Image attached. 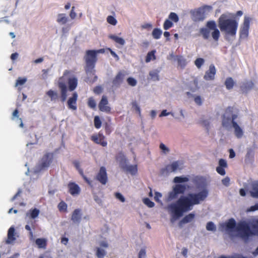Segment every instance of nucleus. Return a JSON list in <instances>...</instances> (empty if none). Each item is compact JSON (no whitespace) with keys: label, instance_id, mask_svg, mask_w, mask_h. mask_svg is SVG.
<instances>
[{"label":"nucleus","instance_id":"f257e3e1","mask_svg":"<svg viewBox=\"0 0 258 258\" xmlns=\"http://www.w3.org/2000/svg\"><path fill=\"white\" fill-rule=\"evenodd\" d=\"M193 182L196 192L181 197L176 202L169 204L166 207L170 216L171 223L175 222L183 216L184 213L192 210L195 205L201 204L208 196V181L205 177L196 176L194 178Z\"/></svg>","mask_w":258,"mask_h":258},{"label":"nucleus","instance_id":"f03ea898","mask_svg":"<svg viewBox=\"0 0 258 258\" xmlns=\"http://www.w3.org/2000/svg\"><path fill=\"white\" fill-rule=\"evenodd\" d=\"M219 27L226 39L230 41L235 38L238 22L231 18L230 13L222 14L218 20Z\"/></svg>","mask_w":258,"mask_h":258},{"label":"nucleus","instance_id":"7ed1b4c3","mask_svg":"<svg viewBox=\"0 0 258 258\" xmlns=\"http://www.w3.org/2000/svg\"><path fill=\"white\" fill-rule=\"evenodd\" d=\"M245 221H241L236 224L233 219H230L224 223L220 224L219 229L225 232L231 236H237L244 240V236L246 234Z\"/></svg>","mask_w":258,"mask_h":258},{"label":"nucleus","instance_id":"20e7f679","mask_svg":"<svg viewBox=\"0 0 258 258\" xmlns=\"http://www.w3.org/2000/svg\"><path fill=\"white\" fill-rule=\"evenodd\" d=\"M237 117L236 112L232 108H228L223 115L222 125L228 131L233 129L235 136L238 138H241L243 135V132L241 127L235 121Z\"/></svg>","mask_w":258,"mask_h":258},{"label":"nucleus","instance_id":"39448f33","mask_svg":"<svg viewBox=\"0 0 258 258\" xmlns=\"http://www.w3.org/2000/svg\"><path fill=\"white\" fill-rule=\"evenodd\" d=\"M100 50H88L85 56L86 61V72L88 76L87 82H93L96 77L94 76V64L96 61V55Z\"/></svg>","mask_w":258,"mask_h":258},{"label":"nucleus","instance_id":"423d86ee","mask_svg":"<svg viewBox=\"0 0 258 258\" xmlns=\"http://www.w3.org/2000/svg\"><path fill=\"white\" fill-rule=\"evenodd\" d=\"M200 33L204 39H208L211 36L215 41L218 40L220 36V31L214 21L207 22L205 27L200 29Z\"/></svg>","mask_w":258,"mask_h":258},{"label":"nucleus","instance_id":"0eeeda50","mask_svg":"<svg viewBox=\"0 0 258 258\" xmlns=\"http://www.w3.org/2000/svg\"><path fill=\"white\" fill-rule=\"evenodd\" d=\"M246 234L244 236V241L248 239L252 235H258V218L250 219L248 222L245 221Z\"/></svg>","mask_w":258,"mask_h":258},{"label":"nucleus","instance_id":"6e6552de","mask_svg":"<svg viewBox=\"0 0 258 258\" xmlns=\"http://www.w3.org/2000/svg\"><path fill=\"white\" fill-rule=\"evenodd\" d=\"M185 186L181 184H176L172 187V189L169 191L165 196V201L169 202L176 199L179 195L184 192Z\"/></svg>","mask_w":258,"mask_h":258},{"label":"nucleus","instance_id":"1a4fd4ad","mask_svg":"<svg viewBox=\"0 0 258 258\" xmlns=\"http://www.w3.org/2000/svg\"><path fill=\"white\" fill-rule=\"evenodd\" d=\"M252 18L247 16H245L243 19V22L240 28V37L241 38L245 39L248 35V31L250 26V23Z\"/></svg>","mask_w":258,"mask_h":258},{"label":"nucleus","instance_id":"9d476101","mask_svg":"<svg viewBox=\"0 0 258 258\" xmlns=\"http://www.w3.org/2000/svg\"><path fill=\"white\" fill-rule=\"evenodd\" d=\"M83 219L87 221L90 219L89 216L85 215L83 216L82 210L80 209H75L72 214L71 220L75 223H79L80 221Z\"/></svg>","mask_w":258,"mask_h":258},{"label":"nucleus","instance_id":"9b49d317","mask_svg":"<svg viewBox=\"0 0 258 258\" xmlns=\"http://www.w3.org/2000/svg\"><path fill=\"white\" fill-rule=\"evenodd\" d=\"M68 72H66L64 74L63 76L61 77L58 81V86L61 91V99L62 101H64L66 100L67 94V87L65 84V81L68 78L66 77V75Z\"/></svg>","mask_w":258,"mask_h":258},{"label":"nucleus","instance_id":"f8f14e48","mask_svg":"<svg viewBox=\"0 0 258 258\" xmlns=\"http://www.w3.org/2000/svg\"><path fill=\"white\" fill-rule=\"evenodd\" d=\"M126 73L124 71H120L115 76L112 81V87L114 88H118L123 82Z\"/></svg>","mask_w":258,"mask_h":258},{"label":"nucleus","instance_id":"ddd939ff","mask_svg":"<svg viewBox=\"0 0 258 258\" xmlns=\"http://www.w3.org/2000/svg\"><path fill=\"white\" fill-rule=\"evenodd\" d=\"M179 163L177 162L172 163L171 164L167 165L165 169H163L161 171V174L163 176H167L169 173L172 172H175L179 169Z\"/></svg>","mask_w":258,"mask_h":258},{"label":"nucleus","instance_id":"4468645a","mask_svg":"<svg viewBox=\"0 0 258 258\" xmlns=\"http://www.w3.org/2000/svg\"><path fill=\"white\" fill-rule=\"evenodd\" d=\"M254 86L251 80H244L240 83V90L243 93H247Z\"/></svg>","mask_w":258,"mask_h":258},{"label":"nucleus","instance_id":"2eb2a0df","mask_svg":"<svg viewBox=\"0 0 258 258\" xmlns=\"http://www.w3.org/2000/svg\"><path fill=\"white\" fill-rule=\"evenodd\" d=\"M98 106L101 111L108 112L110 111L111 108L109 106L107 96L104 95L102 97Z\"/></svg>","mask_w":258,"mask_h":258},{"label":"nucleus","instance_id":"dca6fc26","mask_svg":"<svg viewBox=\"0 0 258 258\" xmlns=\"http://www.w3.org/2000/svg\"><path fill=\"white\" fill-rule=\"evenodd\" d=\"M48 166V153H46L39 162L37 167V172L45 169Z\"/></svg>","mask_w":258,"mask_h":258},{"label":"nucleus","instance_id":"f3484780","mask_svg":"<svg viewBox=\"0 0 258 258\" xmlns=\"http://www.w3.org/2000/svg\"><path fill=\"white\" fill-rule=\"evenodd\" d=\"M97 179L102 184H105L107 181L106 170L104 167H101L96 176Z\"/></svg>","mask_w":258,"mask_h":258},{"label":"nucleus","instance_id":"a211bd4d","mask_svg":"<svg viewBox=\"0 0 258 258\" xmlns=\"http://www.w3.org/2000/svg\"><path fill=\"white\" fill-rule=\"evenodd\" d=\"M68 188L70 194L73 196H78L80 192V188L75 182H70L68 184Z\"/></svg>","mask_w":258,"mask_h":258},{"label":"nucleus","instance_id":"6ab92c4d","mask_svg":"<svg viewBox=\"0 0 258 258\" xmlns=\"http://www.w3.org/2000/svg\"><path fill=\"white\" fill-rule=\"evenodd\" d=\"M216 74V69L213 65H211L209 69L207 71L204 76V79L206 80H213L214 79Z\"/></svg>","mask_w":258,"mask_h":258},{"label":"nucleus","instance_id":"aec40b11","mask_svg":"<svg viewBox=\"0 0 258 258\" xmlns=\"http://www.w3.org/2000/svg\"><path fill=\"white\" fill-rule=\"evenodd\" d=\"M15 229L14 227H11L8 230V237L6 240V243L10 244L14 242L16 238L15 237Z\"/></svg>","mask_w":258,"mask_h":258},{"label":"nucleus","instance_id":"412c9836","mask_svg":"<svg viewBox=\"0 0 258 258\" xmlns=\"http://www.w3.org/2000/svg\"><path fill=\"white\" fill-rule=\"evenodd\" d=\"M78 98V95L76 93H74L72 97L69 98L68 101V105L70 109L76 110L77 107L76 106V100Z\"/></svg>","mask_w":258,"mask_h":258},{"label":"nucleus","instance_id":"4be33fe9","mask_svg":"<svg viewBox=\"0 0 258 258\" xmlns=\"http://www.w3.org/2000/svg\"><path fill=\"white\" fill-rule=\"evenodd\" d=\"M36 222L34 220H30L28 222V224L25 226V229L29 231V236L32 238L33 236V233L32 229L34 230L35 229Z\"/></svg>","mask_w":258,"mask_h":258},{"label":"nucleus","instance_id":"5701e85b","mask_svg":"<svg viewBox=\"0 0 258 258\" xmlns=\"http://www.w3.org/2000/svg\"><path fill=\"white\" fill-rule=\"evenodd\" d=\"M195 214L190 213L185 216L179 222V226L181 228L182 224L191 222L195 218Z\"/></svg>","mask_w":258,"mask_h":258},{"label":"nucleus","instance_id":"b1692460","mask_svg":"<svg viewBox=\"0 0 258 258\" xmlns=\"http://www.w3.org/2000/svg\"><path fill=\"white\" fill-rule=\"evenodd\" d=\"M118 160L119 162L120 166L124 169L130 164L127 159L123 154H120L119 155Z\"/></svg>","mask_w":258,"mask_h":258},{"label":"nucleus","instance_id":"393cba45","mask_svg":"<svg viewBox=\"0 0 258 258\" xmlns=\"http://www.w3.org/2000/svg\"><path fill=\"white\" fill-rule=\"evenodd\" d=\"M160 71L158 70H154L150 72L149 74L148 79L153 81H158L159 80V73Z\"/></svg>","mask_w":258,"mask_h":258},{"label":"nucleus","instance_id":"a878e982","mask_svg":"<svg viewBox=\"0 0 258 258\" xmlns=\"http://www.w3.org/2000/svg\"><path fill=\"white\" fill-rule=\"evenodd\" d=\"M57 22L61 25L66 24L69 21V18L66 14L61 13L58 15Z\"/></svg>","mask_w":258,"mask_h":258},{"label":"nucleus","instance_id":"bb28decb","mask_svg":"<svg viewBox=\"0 0 258 258\" xmlns=\"http://www.w3.org/2000/svg\"><path fill=\"white\" fill-rule=\"evenodd\" d=\"M249 192L252 198L258 199V183L253 184Z\"/></svg>","mask_w":258,"mask_h":258},{"label":"nucleus","instance_id":"cd10ccee","mask_svg":"<svg viewBox=\"0 0 258 258\" xmlns=\"http://www.w3.org/2000/svg\"><path fill=\"white\" fill-rule=\"evenodd\" d=\"M77 79L74 77L69 79V89L70 91H73L77 86Z\"/></svg>","mask_w":258,"mask_h":258},{"label":"nucleus","instance_id":"c85d7f7f","mask_svg":"<svg viewBox=\"0 0 258 258\" xmlns=\"http://www.w3.org/2000/svg\"><path fill=\"white\" fill-rule=\"evenodd\" d=\"M175 61L177 62L178 67L181 69L184 68L186 65V60L182 56H178V57H175Z\"/></svg>","mask_w":258,"mask_h":258},{"label":"nucleus","instance_id":"c756f323","mask_svg":"<svg viewBox=\"0 0 258 258\" xmlns=\"http://www.w3.org/2000/svg\"><path fill=\"white\" fill-rule=\"evenodd\" d=\"M39 214V210L36 208L31 209L29 212L27 213V216H29L32 219H34L36 218Z\"/></svg>","mask_w":258,"mask_h":258},{"label":"nucleus","instance_id":"7c9ffc66","mask_svg":"<svg viewBox=\"0 0 258 258\" xmlns=\"http://www.w3.org/2000/svg\"><path fill=\"white\" fill-rule=\"evenodd\" d=\"M159 149L161 150V154L163 155H167L170 153L169 148L163 143L159 145Z\"/></svg>","mask_w":258,"mask_h":258},{"label":"nucleus","instance_id":"2f4dec72","mask_svg":"<svg viewBox=\"0 0 258 258\" xmlns=\"http://www.w3.org/2000/svg\"><path fill=\"white\" fill-rule=\"evenodd\" d=\"M36 244L38 248H45L47 245L46 240L43 238H37L36 240Z\"/></svg>","mask_w":258,"mask_h":258},{"label":"nucleus","instance_id":"473e14b6","mask_svg":"<svg viewBox=\"0 0 258 258\" xmlns=\"http://www.w3.org/2000/svg\"><path fill=\"white\" fill-rule=\"evenodd\" d=\"M194 16L195 21L203 20L205 18V16L202 11H199L195 12Z\"/></svg>","mask_w":258,"mask_h":258},{"label":"nucleus","instance_id":"72a5a7b5","mask_svg":"<svg viewBox=\"0 0 258 258\" xmlns=\"http://www.w3.org/2000/svg\"><path fill=\"white\" fill-rule=\"evenodd\" d=\"M92 140L96 143L101 144L103 147H105L107 145V142L103 141V139L98 137L97 136H93L92 137Z\"/></svg>","mask_w":258,"mask_h":258},{"label":"nucleus","instance_id":"f704fd0d","mask_svg":"<svg viewBox=\"0 0 258 258\" xmlns=\"http://www.w3.org/2000/svg\"><path fill=\"white\" fill-rule=\"evenodd\" d=\"M124 170L130 172L132 175H134L137 172V170H138L137 166L136 165H132L129 164L125 168Z\"/></svg>","mask_w":258,"mask_h":258},{"label":"nucleus","instance_id":"c9c22d12","mask_svg":"<svg viewBox=\"0 0 258 258\" xmlns=\"http://www.w3.org/2000/svg\"><path fill=\"white\" fill-rule=\"evenodd\" d=\"M234 81L231 78L226 79L225 82V85L227 89H231L234 85Z\"/></svg>","mask_w":258,"mask_h":258},{"label":"nucleus","instance_id":"e433bc0d","mask_svg":"<svg viewBox=\"0 0 258 258\" xmlns=\"http://www.w3.org/2000/svg\"><path fill=\"white\" fill-rule=\"evenodd\" d=\"M155 50H152L148 53L146 57V62H149L151 60H154L156 58L155 53Z\"/></svg>","mask_w":258,"mask_h":258},{"label":"nucleus","instance_id":"4c0bfd02","mask_svg":"<svg viewBox=\"0 0 258 258\" xmlns=\"http://www.w3.org/2000/svg\"><path fill=\"white\" fill-rule=\"evenodd\" d=\"M162 34V31L158 28H155L153 30L152 33V35L154 38L158 39L160 38Z\"/></svg>","mask_w":258,"mask_h":258},{"label":"nucleus","instance_id":"58836bf2","mask_svg":"<svg viewBox=\"0 0 258 258\" xmlns=\"http://www.w3.org/2000/svg\"><path fill=\"white\" fill-rule=\"evenodd\" d=\"M205 62V60L203 58H197L194 61L195 66L198 69H200L201 67L204 64Z\"/></svg>","mask_w":258,"mask_h":258},{"label":"nucleus","instance_id":"ea45409f","mask_svg":"<svg viewBox=\"0 0 258 258\" xmlns=\"http://www.w3.org/2000/svg\"><path fill=\"white\" fill-rule=\"evenodd\" d=\"M192 98L197 105L200 106L203 104V99L201 96L194 95Z\"/></svg>","mask_w":258,"mask_h":258},{"label":"nucleus","instance_id":"a19ab883","mask_svg":"<svg viewBox=\"0 0 258 258\" xmlns=\"http://www.w3.org/2000/svg\"><path fill=\"white\" fill-rule=\"evenodd\" d=\"M67 207L68 206L67 204L63 202H61L58 205V208L59 211L62 213L67 212Z\"/></svg>","mask_w":258,"mask_h":258},{"label":"nucleus","instance_id":"79ce46f5","mask_svg":"<svg viewBox=\"0 0 258 258\" xmlns=\"http://www.w3.org/2000/svg\"><path fill=\"white\" fill-rule=\"evenodd\" d=\"M96 254L98 258H103L106 254V252L103 248L98 247L97 249Z\"/></svg>","mask_w":258,"mask_h":258},{"label":"nucleus","instance_id":"37998d69","mask_svg":"<svg viewBox=\"0 0 258 258\" xmlns=\"http://www.w3.org/2000/svg\"><path fill=\"white\" fill-rule=\"evenodd\" d=\"M49 98L51 101L55 102L58 99V96L56 92L49 90Z\"/></svg>","mask_w":258,"mask_h":258},{"label":"nucleus","instance_id":"c03bdc74","mask_svg":"<svg viewBox=\"0 0 258 258\" xmlns=\"http://www.w3.org/2000/svg\"><path fill=\"white\" fill-rule=\"evenodd\" d=\"M206 229L208 231H215L216 230V226L213 222H209L207 224Z\"/></svg>","mask_w":258,"mask_h":258},{"label":"nucleus","instance_id":"a18cd8bd","mask_svg":"<svg viewBox=\"0 0 258 258\" xmlns=\"http://www.w3.org/2000/svg\"><path fill=\"white\" fill-rule=\"evenodd\" d=\"M107 22L113 25V26H115L117 24V20L113 16H108L107 17Z\"/></svg>","mask_w":258,"mask_h":258},{"label":"nucleus","instance_id":"49530a36","mask_svg":"<svg viewBox=\"0 0 258 258\" xmlns=\"http://www.w3.org/2000/svg\"><path fill=\"white\" fill-rule=\"evenodd\" d=\"M127 84L132 87H135L137 84V81L133 77H129L126 80Z\"/></svg>","mask_w":258,"mask_h":258},{"label":"nucleus","instance_id":"de8ad7c7","mask_svg":"<svg viewBox=\"0 0 258 258\" xmlns=\"http://www.w3.org/2000/svg\"><path fill=\"white\" fill-rule=\"evenodd\" d=\"M114 196L116 199L120 201L121 203H124L125 202V198L121 193L115 192Z\"/></svg>","mask_w":258,"mask_h":258},{"label":"nucleus","instance_id":"09e8293b","mask_svg":"<svg viewBox=\"0 0 258 258\" xmlns=\"http://www.w3.org/2000/svg\"><path fill=\"white\" fill-rule=\"evenodd\" d=\"M143 202L145 205H146L149 208H152L155 205L154 203L148 198L143 199Z\"/></svg>","mask_w":258,"mask_h":258},{"label":"nucleus","instance_id":"8fccbe9b","mask_svg":"<svg viewBox=\"0 0 258 258\" xmlns=\"http://www.w3.org/2000/svg\"><path fill=\"white\" fill-rule=\"evenodd\" d=\"M188 181V178L186 177H175L174 178L173 181L176 183L184 182Z\"/></svg>","mask_w":258,"mask_h":258},{"label":"nucleus","instance_id":"3c124183","mask_svg":"<svg viewBox=\"0 0 258 258\" xmlns=\"http://www.w3.org/2000/svg\"><path fill=\"white\" fill-rule=\"evenodd\" d=\"M169 19L172 20L174 22H177L179 19L176 14L171 13L169 16Z\"/></svg>","mask_w":258,"mask_h":258},{"label":"nucleus","instance_id":"603ef678","mask_svg":"<svg viewBox=\"0 0 258 258\" xmlns=\"http://www.w3.org/2000/svg\"><path fill=\"white\" fill-rule=\"evenodd\" d=\"M27 81V79L25 78H22L19 77L16 81V86H18L19 85H24Z\"/></svg>","mask_w":258,"mask_h":258},{"label":"nucleus","instance_id":"864d4df0","mask_svg":"<svg viewBox=\"0 0 258 258\" xmlns=\"http://www.w3.org/2000/svg\"><path fill=\"white\" fill-rule=\"evenodd\" d=\"M172 25H173L172 23L169 20L167 19V20H166V21H165V22L164 23L163 27L165 30H167L169 28L171 27L172 26Z\"/></svg>","mask_w":258,"mask_h":258},{"label":"nucleus","instance_id":"5fc2aeb1","mask_svg":"<svg viewBox=\"0 0 258 258\" xmlns=\"http://www.w3.org/2000/svg\"><path fill=\"white\" fill-rule=\"evenodd\" d=\"M101 125V121L99 118V117L97 116H95L94 118V125L95 127L97 128H99L100 127Z\"/></svg>","mask_w":258,"mask_h":258},{"label":"nucleus","instance_id":"6e6d98bb","mask_svg":"<svg viewBox=\"0 0 258 258\" xmlns=\"http://www.w3.org/2000/svg\"><path fill=\"white\" fill-rule=\"evenodd\" d=\"M162 196V195L161 193L159 192H155L154 199L157 202H158L161 204H162V202L160 200Z\"/></svg>","mask_w":258,"mask_h":258},{"label":"nucleus","instance_id":"4d7b16f0","mask_svg":"<svg viewBox=\"0 0 258 258\" xmlns=\"http://www.w3.org/2000/svg\"><path fill=\"white\" fill-rule=\"evenodd\" d=\"M69 16L72 20L75 19L77 16V13L75 12V7H72L69 13Z\"/></svg>","mask_w":258,"mask_h":258},{"label":"nucleus","instance_id":"13d9d810","mask_svg":"<svg viewBox=\"0 0 258 258\" xmlns=\"http://www.w3.org/2000/svg\"><path fill=\"white\" fill-rule=\"evenodd\" d=\"M132 108L140 114V108L137 102L136 101H134L132 102Z\"/></svg>","mask_w":258,"mask_h":258},{"label":"nucleus","instance_id":"bf43d9fd","mask_svg":"<svg viewBox=\"0 0 258 258\" xmlns=\"http://www.w3.org/2000/svg\"><path fill=\"white\" fill-rule=\"evenodd\" d=\"M88 103V105L92 108H95V107L96 106V102L92 98L89 99Z\"/></svg>","mask_w":258,"mask_h":258},{"label":"nucleus","instance_id":"052dcab7","mask_svg":"<svg viewBox=\"0 0 258 258\" xmlns=\"http://www.w3.org/2000/svg\"><path fill=\"white\" fill-rule=\"evenodd\" d=\"M169 115H171L172 116H173V113L171 112H167V110L164 109L163 110L160 114L159 115L160 117H163V116H166Z\"/></svg>","mask_w":258,"mask_h":258},{"label":"nucleus","instance_id":"680f3d73","mask_svg":"<svg viewBox=\"0 0 258 258\" xmlns=\"http://www.w3.org/2000/svg\"><path fill=\"white\" fill-rule=\"evenodd\" d=\"M256 210H258V204H256L255 205L251 206L249 208L247 209L246 212H253Z\"/></svg>","mask_w":258,"mask_h":258},{"label":"nucleus","instance_id":"e2e57ef3","mask_svg":"<svg viewBox=\"0 0 258 258\" xmlns=\"http://www.w3.org/2000/svg\"><path fill=\"white\" fill-rule=\"evenodd\" d=\"M146 255L145 249H141L139 253V258H145Z\"/></svg>","mask_w":258,"mask_h":258},{"label":"nucleus","instance_id":"0e129e2a","mask_svg":"<svg viewBox=\"0 0 258 258\" xmlns=\"http://www.w3.org/2000/svg\"><path fill=\"white\" fill-rule=\"evenodd\" d=\"M222 183L226 186H229L230 184V178L228 177H226L222 180Z\"/></svg>","mask_w":258,"mask_h":258},{"label":"nucleus","instance_id":"69168bd1","mask_svg":"<svg viewBox=\"0 0 258 258\" xmlns=\"http://www.w3.org/2000/svg\"><path fill=\"white\" fill-rule=\"evenodd\" d=\"M42 72L43 73L40 77V79L41 80H46L47 78V70H43Z\"/></svg>","mask_w":258,"mask_h":258},{"label":"nucleus","instance_id":"338daca9","mask_svg":"<svg viewBox=\"0 0 258 258\" xmlns=\"http://www.w3.org/2000/svg\"><path fill=\"white\" fill-rule=\"evenodd\" d=\"M216 170L221 175H224L225 174L224 169L221 167H217Z\"/></svg>","mask_w":258,"mask_h":258},{"label":"nucleus","instance_id":"774afa93","mask_svg":"<svg viewBox=\"0 0 258 258\" xmlns=\"http://www.w3.org/2000/svg\"><path fill=\"white\" fill-rule=\"evenodd\" d=\"M231 258H248L247 256H244L241 254H234L231 255Z\"/></svg>","mask_w":258,"mask_h":258}]
</instances>
